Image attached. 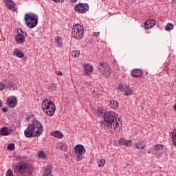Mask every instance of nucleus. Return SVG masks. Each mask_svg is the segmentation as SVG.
Masks as SVG:
<instances>
[{
  "mask_svg": "<svg viewBox=\"0 0 176 176\" xmlns=\"http://www.w3.org/2000/svg\"><path fill=\"white\" fill-rule=\"evenodd\" d=\"M124 93L125 96H131V94H133V89H131V88L126 86L124 89Z\"/></svg>",
  "mask_w": 176,
  "mask_h": 176,
  "instance_id": "nucleus-24",
  "label": "nucleus"
},
{
  "mask_svg": "<svg viewBox=\"0 0 176 176\" xmlns=\"http://www.w3.org/2000/svg\"><path fill=\"white\" fill-rule=\"evenodd\" d=\"M24 21L27 27L29 28H34L38 25V15L32 12L25 14Z\"/></svg>",
  "mask_w": 176,
  "mask_h": 176,
  "instance_id": "nucleus-4",
  "label": "nucleus"
},
{
  "mask_svg": "<svg viewBox=\"0 0 176 176\" xmlns=\"http://www.w3.org/2000/svg\"><path fill=\"white\" fill-rule=\"evenodd\" d=\"M109 107L112 109H118V108L119 107V103H118V101L116 100H111L110 101Z\"/></svg>",
  "mask_w": 176,
  "mask_h": 176,
  "instance_id": "nucleus-23",
  "label": "nucleus"
},
{
  "mask_svg": "<svg viewBox=\"0 0 176 176\" xmlns=\"http://www.w3.org/2000/svg\"><path fill=\"white\" fill-rule=\"evenodd\" d=\"M56 149L63 151V152H67V151H68V147L67 146V144L65 143L60 142L57 144Z\"/></svg>",
  "mask_w": 176,
  "mask_h": 176,
  "instance_id": "nucleus-18",
  "label": "nucleus"
},
{
  "mask_svg": "<svg viewBox=\"0 0 176 176\" xmlns=\"http://www.w3.org/2000/svg\"><path fill=\"white\" fill-rule=\"evenodd\" d=\"M55 43L58 47H63V38L60 36H56L54 38Z\"/></svg>",
  "mask_w": 176,
  "mask_h": 176,
  "instance_id": "nucleus-21",
  "label": "nucleus"
},
{
  "mask_svg": "<svg viewBox=\"0 0 176 176\" xmlns=\"http://www.w3.org/2000/svg\"><path fill=\"white\" fill-rule=\"evenodd\" d=\"M6 6L9 10H12V12H16V4L12 0H3Z\"/></svg>",
  "mask_w": 176,
  "mask_h": 176,
  "instance_id": "nucleus-12",
  "label": "nucleus"
},
{
  "mask_svg": "<svg viewBox=\"0 0 176 176\" xmlns=\"http://www.w3.org/2000/svg\"><path fill=\"white\" fill-rule=\"evenodd\" d=\"M174 28V25L173 23H167L165 28L166 31H171Z\"/></svg>",
  "mask_w": 176,
  "mask_h": 176,
  "instance_id": "nucleus-27",
  "label": "nucleus"
},
{
  "mask_svg": "<svg viewBox=\"0 0 176 176\" xmlns=\"http://www.w3.org/2000/svg\"><path fill=\"white\" fill-rule=\"evenodd\" d=\"M80 54V52L76 50V51H73L72 52V57H74V58H76V57H79V55Z\"/></svg>",
  "mask_w": 176,
  "mask_h": 176,
  "instance_id": "nucleus-30",
  "label": "nucleus"
},
{
  "mask_svg": "<svg viewBox=\"0 0 176 176\" xmlns=\"http://www.w3.org/2000/svg\"><path fill=\"white\" fill-rule=\"evenodd\" d=\"M6 176H13V170H12V169H9L6 172Z\"/></svg>",
  "mask_w": 176,
  "mask_h": 176,
  "instance_id": "nucleus-35",
  "label": "nucleus"
},
{
  "mask_svg": "<svg viewBox=\"0 0 176 176\" xmlns=\"http://www.w3.org/2000/svg\"><path fill=\"white\" fill-rule=\"evenodd\" d=\"M56 75H58L59 76H63V72H56Z\"/></svg>",
  "mask_w": 176,
  "mask_h": 176,
  "instance_id": "nucleus-41",
  "label": "nucleus"
},
{
  "mask_svg": "<svg viewBox=\"0 0 176 176\" xmlns=\"http://www.w3.org/2000/svg\"><path fill=\"white\" fill-rule=\"evenodd\" d=\"M176 137V128L174 129L173 132L172 133V138Z\"/></svg>",
  "mask_w": 176,
  "mask_h": 176,
  "instance_id": "nucleus-39",
  "label": "nucleus"
},
{
  "mask_svg": "<svg viewBox=\"0 0 176 176\" xmlns=\"http://www.w3.org/2000/svg\"><path fill=\"white\" fill-rule=\"evenodd\" d=\"M10 130L9 131V128L8 127H3L0 129V135H9Z\"/></svg>",
  "mask_w": 176,
  "mask_h": 176,
  "instance_id": "nucleus-20",
  "label": "nucleus"
},
{
  "mask_svg": "<svg viewBox=\"0 0 176 176\" xmlns=\"http://www.w3.org/2000/svg\"><path fill=\"white\" fill-rule=\"evenodd\" d=\"M98 70L101 75L108 77L111 75V67L107 63H102L98 66Z\"/></svg>",
  "mask_w": 176,
  "mask_h": 176,
  "instance_id": "nucleus-7",
  "label": "nucleus"
},
{
  "mask_svg": "<svg viewBox=\"0 0 176 176\" xmlns=\"http://www.w3.org/2000/svg\"><path fill=\"white\" fill-rule=\"evenodd\" d=\"M124 89H126V85H120L118 87V90H120V91H124Z\"/></svg>",
  "mask_w": 176,
  "mask_h": 176,
  "instance_id": "nucleus-34",
  "label": "nucleus"
},
{
  "mask_svg": "<svg viewBox=\"0 0 176 176\" xmlns=\"http://www.w3.org/2000/svg\"><path fill=\"white\" fill-rule=\"evenodd\" d=\"M43 133V125L38 120L33 121L25 130V135L27 138H31L34 135L35 137H39Z\"/></svg>",
  "mask_w": 176,
  "mask_h": 176,
  "instance_id": "nucleus-2",
  "label": "nucleus"
},
{
  "mask_svg": "<svg viewBox=\"0 0 176 176\" xmlns=\"http://www.w3.org/2000/svg\"><path fill=\"white\" fill-rule=\"evenodd\" d=\"M49 111H50V108L49 109Z\"/></svg>",
  "mask_w": 176,
  "mask_h": 176,
  "instance_id": "nucleus-49",
  "label": "nucleus"
},
{
  "mask_svg": "<svg viewBox=\"0 0 176 176\" xmlns=\"http://www.w3.org/2000/svg\"><path fill=\"white\" fill-rule=\"evenodd\" d=\"M49 87L52 90V91H54L57 89V87L54 84H50Z\"/></svg>",
  "mask_w": 176,
  "mask_h": 176,
  "instance_id": "nucleus-33",
  "label": "nucleus"
},
{
  "mask_svg": "<svg viewBox=\"0 0 176 176\" xmlns=\"http://www.w3.org/2000/svg\"><path fill=\"white\" fill-rule=\"evenodd\" d=\"M42 108L47 116H53L56 112V105L49 99H45L42 103Z\"/></svg>",
  "mask_w": 176,
  "mask_h": 176,
  "instance_id": "nucleus-3",
  "label": "nucleus"
},
{
  "mask_svg": "<svg viewBox=\"0 0 176 176\" xmlns=\"http://www.w3.org/2000/svg\"><path fill=\"white\" fill-rule=\"evenodd\" d=\"M51 135H52V137H55L56 138H63L64 135L63 134V133H61L60 131H55L52 132Z\"/></svg>",
  "mask_w": 176,
  "mask_h": 176,
  "instance_id": "nucleus-19",
  "label": "nucleus"
},
{
  "mask_svg": "<svg viewBox=\"0 0 176 176\" xmlns=\"http://www.w3.org/2000/svg\"><path fill=\"white\" fill-rule=\"evenodd\" d=\"M83 27L80 24H76L72 30V36L76 39H82L83 38Z\"/></svg>",
  "mask_w": 176,
  "mask_h": 176,
  "instance_id": "nucleus-5",
  "label": "nucleus"
},
{
  "mask_svg": "<svg viewBox=\"0 0 176 176\" xmlns=\"http://www.w3.org/2000/svg\"><path fill=\"white\" fill-rule=\"evenodd\" d=\"M100 126L104 130L113 129L116 131L122 126V120L120 118L118 120L116 113L114 111H106L102 116Z\"/></svg>",
  "mask_w": 176,
  "mask_h": 176,
  "instance_id": "nucleus-1",
  "label": "nucleus"
},
{
  "mask_svg": "<svg viewBox=\"0 0 176 176\" xmlns=\"http://www.w3.org/2000/svg\"><path fill=\"white\" fill-rule=\"evenodd\" d=\"M148 153H151V151H148Z\"/></svg>",
  "mask_w": 176,
  "mask_h": 176,
  "instance_id": "nucleus-48",
  "label": "nucleus"
},
{
  "mask_svg": "<svg viewBox=\"0 0 176 176\" xmlns=\"http://www.w3.org/2000/svg\"><path fill=\"white\" fill-rule=\"evenodd\" d=\"M172 141L173 142V145H175V146H176V137L172 138Z\"/></svg>",
  "mask_w": 176,
  "mask_h": 176,
  "instance_id": "nucleus-40",
  "label": "nucleus"
},
{
  "mask_svg": "<svg viewBox=\"0 0 176 176\" xmlns=\"http://www.w3.org/2000/svg\"><path fill=\"white\" fill-rule=\"evenodd\" d=\"M131 74L133 78H140L142 75V70L141 69H133L131 71Z\"/></svg>",
  "mask_w": 176,
  "mask_h": 176,
  "instance_id": "nucleus-14",
  "label": "nucleus"
},
{
  "mask_svg": "<svg viewBox=\"0 0 176 176\" xmlns=\"http://www.w3.org/2000/svg\"><path fill=\"white\" fill-rule=\"evenodd\" d=\"M28 170V166L25 164H19L15 168V171L17 174H25Z\"/></svg>",
  "mask_w": 176,
  "mask_h": 176,
  "instance_id": "nucleus-9",
  "label": "nucleus"
},
{
  "mask_svg": "<svg viewBox=\"0 0 176 176\" xmlns=\"http://www.w3.org/2000/svg\"><path fill=\"white\" fill-rule=\"evenodd\" d=\"M92 96H94V97H98V92H97L96 91H93Z\"/></svg>",
  "mask_w": 176,
  "mask_h": 176,
  "instance_id": "nucleus-37",
  "label": "nucleus"
},
{
  "mask_svg": "<svg viewBox=\"0 0 176 176\" xmlns=\"http://www.w3.org/2000/svg\"><path fill=\"white\" fill-rule=\"evenodd\" d=\"M2 107V101L0 100V108Z\"/></svg>",
  "mask_w": 176,
  "mask_h": 176,
  "instance_id": "nucleus-45",
  "label": "nucleus"
},
{
  "mask_svg": "<svg viewBox=\"0 0 176 176\" xmlns=\"http://www.w3.org/2000/svg\"><path fill=\"white\" fill-rule=\"evenodd\" d=\"M2 111H3V112H8V109H7L6 107H3V108L2 109Z\"/></svg>",
  "mask_w": 176,
  "mask_h": 176,
  "instance_id": "nucleus-42",
  "label": "nucleus"
},
{
  "mask_svg": "<svg viewBox=\"0 0 176 176\" xmlns=\"http://www.w3.org/2000/svg\"><path fill=\"white\" fill-rule=\"evenodd\" d=\"M7 89H9V90H17V85L14 82H8V84L6 87Z\"/></svg>",
  "mask_w": 176,
  "mask_h": 176,
  "instance_id": "nucleus-22",
  "label": "nucleus"
},
{
  "mask_svg": "<svg viewBox=\"0 0 176 176\" xmlns=\"http://www.w3.org/2000/svg\"><path fill=\"white\" fill-rule=\"evenodd\" d=\"M53 171V166L52 165H47L46 166L45 172L43 176H53L52 172Z\"/></svg>",
  "mask_w": 176,
  "mask_h": 176,
  "instance_id": "nucleus-17",
  "label": "nucleus"
},
{
  "mask_svg": "<svg viewBox=\"0 0 176 176\" xmlns=\"http://www.w3.org/2000/svg\"><path fill=\"white\" fill-rule=\"evenodd\" d=\"M54 2H60V0H52Z\"/></svg>",
  "mask_w": 176,
  "mask_h": 176,
  "instance_id": "nucleus-44",
  "label": "nucleus"
},
{
  "mask_svg": "<svg viewBox=\"0 0 176 176\" xmlns=\"http://www.w3.org/2000/svg\"><path fill=\"white\" fill-rule=\"evenodd\" d=\"M8 151H14V144L10 143L7 146Z\"/></svg>",
  "mask_w": 176,
  "mask_h": 176,
  "instance_id": "nucleus-31",
  "label": "nucleus"
},
{
  "mask_svg": "<svg viewBox=\"0 0 176 176\" xmlns=\"http://www.w3.org/2000/svg\"><path fill=\"white\" fill-rule=\"evenodd\" d=\"M71 1V2H76V1H78V0H70Z\"/></svg>",
  "mask_w": 176,
  "mask_h": 176,
  "instance_id": "nucleus-46",
  "label": "nucleus"
},
{
  "mask_svg": "<svg viewBox=\"0 0 176 176\" xmlns=\"http://www.w3.org/2000/svg\"><path fill=\"white\" fill-rule=\"evenodd\" d=\"M21 32H18L17 35L15 37V41L17 43H24V41H25V37L24 35H27V33L21 29H20Z\"/></svg>",
  "mask_w": 176,
  "mask_h": 176,
  "instance_id": "nucleus-11",
  "label": "nucleus"
},
{
  "mask_svg": "<svg viewBox=\"0 0 176 176\" xmlns=\"http://www.w3.org/2000/svg\"><path fill=\"white\" fill-rule=\"evenodd\" d=\"M6 87V85L2 82H0V91L3 90Z\"/></svg>",
  "mask_w": 176,
  "mask_h": 176,
  "instance_id": "nucleus-36",
  "label": "nucleus"
},
{
  "mask_svg": "<svg viewBox=\"0 0 176 176\" xmlns=\"http://www.w3.org/2000/svg\"><path fill=\"white\" fill-rule=\"evenodd\" d=\"M118 144L120 145L130 147V146H131V144H133V141L132 140H126V139H124V138H120L118 140Z\"/></svg>",
  "mask_w": 176,
  "mask_h": 176,
  "instance_id": "nucleus-15",
  "label": "nucleus"
},
{
  "mask_svg": "<svg viewBox=\"0 0 176 176\" xmlns=\"http://www.w3.org/2000/svg\"><path fill=\"white\" fill-rule=\"evenodd\" d=\"M6 104L10 108H16L17 105V98L15 96H10L7 98Z\"/></svg>",
  "mask_w": 176,
  "mask_h": 176,
  "instance_id": "nucleus-10",
  "label": "nucleus"
},
{
  "mask_svg": "<svg viewBox=\"0 0 176 176\" xmlns=\"http://www.w3.org/2000/svg\"><path fill=\"white\" fill-rule=\"evenodd\" d=\"M38 157H40V159H46V153L43 151H41L38 153Z\"/></svg>",
  "mask_w": 176,
  "mask_h": 176,
  "instance_id": "nucleus-28",
  "label": "nucleus"
},
{
  "mask_svg": "<svg viewBox=\"0 0 176 176\" xmlns=\"http://www.w3.org/2000/svg\"><path fill=\"white\" fill-rule=\"evenodd\" d=\"M135 146H136V149H139V150L144 149L145 148V144H144V142H139L136 143Z\"/></svg>",
  "mask_w": 176,
  "mask_h": 176,
  "instance_id": "nucleus-26",
  "label": "nucleus"
},
{
  "mask_svg": "<svg viewBox=\"0 0 176 176\" xmlns=\"http://www.w3.org/2000/svg\"><path fill=\"white\" fill-rule=\"evenodd\" d=\"M172 2L175 3V2H176V0H172Z\"/></svg>",
  "mask_w": 176,
  "mask_h": 176,
  "instance_id": "nucleus-47",
  "label": "nucleus"
},
{
  "mask_svg": "<svg viewBox=\"0 0 176 176\" xmlns=\"http://www.w3.org/2000/svg\"><path fill=\"white\" fill-rule=\"evenodd\" d=\"M86 153V148L82 144H78L74 147V156L75 158L80 162L83 159V155Z\"/></svg>",
  "mask_w": 176,
  "mask_h": 176,
  "instance_id": "nucleus-6",
  "label": "nucleus"
},
{
  "mask_svg": "<svg viewBox=\"0 0 176 176\" xmlns=\"http://www.w3.org/2000/svg\"><path fill=\"white\" fill-rule=\"evenodd\" d=\"M93 35H94V36L98 37V36H100V32H94V33H93Z\"/></svg>",
  "mask_w": 176,
  "mask_h": 176,
  "instance_id": "nucleus-38",
  "label": "nucleus"
},
{
  "mask_svg": "<svg viewBox=\"0 0 176 176\" xmlns=\"http://www.w3.org/2000/svg\"><path fill=\"white\" fill-rule=\"evenodd\" d=\"M98 167H104L105 166V160L104 159H100L98 162Z\"/></svg>",
  "mask_w": 176,
  "mask_h": 176,
  "instance_id": "nucleus-29",
  "label": "nucleus"
},
{
  "mask_svg": "<svg viewBox=\"0 0 176 176\" xmlns=\"http://www.w3.org/2000/svg\"><path fill=\"white\" fill-rule=\"evenodd\" d=\"M156 24V21L155 19H148L144 23V28L146 30H149L152 28Z\"/></svg>",
  "mask_w": 176,
  "mask_h": 176,
  "instance_id": "nucleus-13",
  "label": "nucleus"
},
{
  "mask_svg": "<svg viewBox=\"0 0 176 176\" xmlns=\"http://www.w3.org/2000/svg\"><path fill=\"white\" fill-rule=\"evenodd\" d=\"M89 10V4L79 3L75 6V12L77 13H86Z\"/></svg>",
  "mask_w": 176,
  "mask_h": 176,
  "instance_id": "nucleus-8",
  "label": "nucleus"
},
{
  "mask_svg": "<svg viewBox=\"0 0 176 176\" xmlns=\"http://www.w3.org/2000/svg\"><path fill=\"white\" fill-rule=\"evenodd\" d=\"M173 109L176 111V104L173 106Z\"/></svg>",
  "mask_w": 176,
  "mask_h": 176,
  "instance_id": "nucleus-43",
  "label": "nucleus"
},
{
  "mask_svg": "<svg viewBox=\"0 0 176 176\" xmlns=\"http://www.w3.org/2000/svg\"><path fill=\"white\" fill-rule=\"evenodd\" d=\"M13 55L19 57V58H23L24 57V53L20 50H16L13 52Z\"/></svg>",
  "mask_w": 176,
  "mask_h": 176,
  "instance_id": "nucleus-25",
  "label": "nucleus"
},
{
  "mask_svg": "<svg viewBox=\"0 0 176 176\" xmlns=\"http://www.w3.org/2000/svg\"><path fill=\"white\" fill-rule=\"evenodd\" d=\"M163 146H164L163 144H157L155 149V151H161V149H163Z\"/></svg>",
  "mask_w": 176,
  "mask_h": 176,
  "instance_id": "nucleus-32",
  "label": "nucleus"
},
{
  "mask_svg": "<svg viewBox=\"0 0 176 176\" xmlns=\"http://www.w3.org/2000/svg\"><path fill=\"white\" fill-rule=\"evenodd\" d=\"M83 67H84L85 75H88L89 74H91V72H93V67L89 63L84 64Z\"/></svg>",
  "mask_w": 176,
  "mask_h": 176,
  "instance_id": "nucleus-16",
  "label": "nucleus"
}]
</instances>
